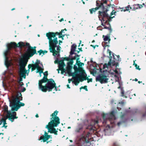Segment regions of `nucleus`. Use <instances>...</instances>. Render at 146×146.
<instances>
[{"mask_svg":"<svg viewBox=\"0 0 146 146\" xmlns=\"http://www.w3.org/2000/svg\"><path fill=\"white\" fill-rule=\"evenodd\" d=\"M58 38H62V39H63V37H64V35H62V33H61V34L59 35H58Z\"/></svg>","mask_w":146,"mask_h":146,"instance_id":"a19ab883","label":"nucleus"},{"mask_svg":"<svg viewBox=\"0 0 146 146\" xmlns=\"http://www.w3.org/2000/svg\"><path fill=\"white\" fill-rule=\"evenodd\" d=\"M64 31V29H62L60 33L56 32L55 33L53 32H49L47 33L46 34V36L47 37L48 39L49 40V42L51 43L52 42L53 43V41H54L56 39L57 41V43H58V42L57 41V38L56 37H55L56 36V35H61V33H62Z\"/></svg>","mask_w":146,"mask_h":146,"instance_id":"9b49d317","label":"nucleus"},{"mask_svg":"<svg viewBox=\"0 0 146 146\" xmlns=\"http://www.w3.org/2000/svg\"><path fill=\"white\" fill-rule=\"evenodd\" d=\"M115 73H118V71H117V70H115Z\"/></svg>","mask_w":146,"mask_h":146,"instance_id":"774afa93","label":"nucleus"},{"mask_svg":"<svg viewBox=\"0 0 146 146\" xmlns=\"http://www.w3.org/2000/svg\"><path fill=\"white\" fill-rule=\"evenodd\" d=\"M131 8V7L130 5H128L127 7H123L121 9L122 10L121 11H123L124 12H125L126 11H128L130 10H132V9Z\"/></svg>","mask_w":146,"mask_h":146,"instance_id":"c85d7f7f","label":"nucleus"},{"mask_svg":"<svg viewBox=\"0 0 146 146\" xmlns=\"http://www.w3.org/2000/svg\"><path fill=\"white\" fill-rule=\"evenodd\" d=\"M82 79L80 80V81L81 82H82L84 80H87V82L89 83L90 82H92V78H88V77H87L86 75L85 76V75L84 74L82 75Z\"/></svg>","mask_w":146,"mask_h":146,"instance_id":"b1692460","label":"nucleus"},{"mask_svg":"<svg viewBox=\"0 0 146 146\" xmlns=\"http://www.w3.org/2000/svg\"><path fill=\"white\" fill-rule=\"evenodd\" d=\"M25 46H28V48L27 50V52L25 55V56L27 58L26 59H29L33 56L35 54H37L36 48V47L34 46L33 47L31 46L29 43L26 42L25 44Z\"/></svg>","mask_w":146,"mask_h":146,"instance_id":"9d476101","label":"nucleus"},{"mask_svg":"<svg viewBox=\"0 0 146 146\" xmlns=\"http://www.w3.org/2000/svg\"><path fill=\"white\" fill-rule=\"evenodd\" d=\"M126 121H127V120L125 119V120L124 121H121L120 122H119L117 123V125H118V126H120V125L121 124H122L123 123H125V122H126Z\"/></svg>","mask_w":146,"mask_h":146,"instance_id":"f704fd0d","label":"nucleus"},{"mask_svg":"<svg viewBox=\"0 0 146 146\" xmlns=\"http://www.w3.org/2000/svg\"><path fill=\"white\" fill-rule=\"evenodd\" d=\"M26 89L25 88H23V89L22 90V92H23L25 91Z\"/></svg>","mask_w":146,"mask_h":146,"instance_id":"de8ad7c7","label":"nucleus"},{"mask_svg":"<svg viewBox=\"0 0 146 146\" xmlns=\"http://www.w3.org/2000/svg\"><path fill=\"white\" fill-rule=\"evenodd\" d=\"M146 111L143 113L142 117H144L146 116V106L145 107Z\"/></svg>","mask_w":146,"mask_h":146,"instance_id":"a18cd8bd","label":"nucleus"},{"mask_svg":"<svg viewBox=\"0 0 146 146\" xmlns=\"http://www.w3.org/2000/svg\"><path fill=\"white\" fill-rule=\"evenodd\" d=\"M20 83H21V84H20V86L21 87H22L24 85V83L22 82H21Z\"/></svg>","mask_w":146,"mask_h":146,"instance_id":"8fccbe9b","label":"nucleus"},{"mask_svg":"<svg viewBox=\"0 0 146 146\" xmlns=\"http://www.w3.org/2000/svg\"><path fill=\"white\" fill-rule=\"evenodd\" d=\"M107 52L109 53L110 56V61L107 64L108 66H110L111 65L114 66L118 64V62L116 61H121V58H120L119 55H115L109 49L107 50Z\"/></svg>","mask_w":146,"mask_h":146,"instance_id":"0eeeda50","label":"nucleus"},{"mask_svg":"<svg viewBox=\"0 0 146 146\" xmlns=\"http://www.w3.org/2000/svg\"><path fill=\"white\" fill-rule=\"evenodd\" d=\"M5 56V65L7 67V70H9V67L12 65V63L10 60H9V58L7 56Z\"/></svg>","mask_w":146,"mask_h":146,"instance_id":"a211bd4d","label":"nucleus"},{"mask_svg":"<svg viewBox=\"0 0 146 146\" xmlns=\"http://www.w3.org/2000/svg\"><path fill=\"white\" fill-rule=\"evenodd\" d=\"M35 117H39V116H38V114H36V115H35Z\"/></svg>","mask_w":146,"mask_h":146,"instance_id":"052dcab7","label":"nucleus"},{"mask_svg":"<svg viewBox=\"0 0 146 146\" xmlns=\"http://www.w3.org/2000/svg\"><path fill=\"white\" fill-rule=\"evenodd\" d=\"M39 70H38L37 72H38L39 74V75L40 77H41V73H43V69H42L41 68H40V69H39Z\"/></svg>","mask_w":146,"mask_h":146,"instance_id":"2f4dec72","label":"nucleus"},{"mask_svg":"<svg viewBox=\"0 0 146 146\" xmlns=\"http://www.w3.org/2000/svg\"><path fill=\"white\" fill-rule=\"evenodd\" d=\"M3 110L4 113H7L6 116L8 117L9 120L11 122H13L14 119L18 118V117L16 116V112L15 111H11V112L10 111H9L8 107L7 105L5 104L3 105Z\"/></svg>","mask_w":146,"mask_h":146,"instance_id":"6e6552de","label":"nucleus"},{"mask_svg":"<svg viewBox=\"0 0 146 146\" xmlns=\"http://www.w3.org/2000/svg\"><path fill=\"white\" fill-rule=\"evenodd\" d=\"M70 54L69 57H64V61H67L66 70L64 69V73L66 71L68 74L71 73V69L72 68V65L74 62L73 60L76 59V64L77 65H78V62H80V61L79 60L80 59V55L77 54H76L74 57L71 58L70 57Z\"/></svg>","mask_w":146,"mask_h":146,"instance_id":"39448f33","label":"nucleus"},{"mask_svg":"<svg viewBox=\"0 0 146 146\" xmlns=\"http://www.w3.org/2000/svg\"><path fill=\"white\" fill-rule=\"evenodd\" d=\"M92 121L94 123L93 125L97 124L98 123V120H95L94 121Z\"/></svg>","mask_w":146,"mask_h":146,"instance_id":"58836bf2","label":"nucleus"},{"mask_svg":"<svg viewBox=\"0 0 146 146\" xmlns=\"http://www.w3.org/2000/svg\"><path fill=\"white\" fill-rule=\"evenodd\" d=\"M78 49L79 50V51H82V48L81 47L80 48H78Z\"/></svg>","mask_w":146,"mask_h":146,"instance_id":"4d7b16f0","label":"nucleus"},{"mask_svg":"<svg viewBox=\"0 0 146 146\" xmlns=\"http://www.w3.org/2000/svg\"><path fill=\"white\" fill-rule=\"evenodd\" d=\"M124 115H122L121 116V118H123V117H124Z\"/></svg>","mask_w":146,"mask_h":146,"instance_id":"e2e57ef3","label":"nucleus"},{"mask_svg":"<svg viewBox=\"0 0 146 146\" xmlns=\"http://www.w3.org/2000/svg\"><path fill=\"white\" fill-rule=\"evenodd\" d=\"M67 88H70V86H69V85H68V84H67Z\"/></svg>","mask_w":146,"mask_h":146,"instance_id":"bf43d9fd","label":"nucleus"},{"mask_svg":"<svg viewBox=\"0 0 146 146\" xmlns=\"http://www.w3.org/2000/svg\"><path fill=\"white\" fill-rule=\"evenodd\" d=\"M7 118H8V117H7V116H6V117L4 118H2V120H3V125H5L7 124L6 120Z\"/></svg>","mask_w":146,"mask_h":146,"instance_id":"473e14b6","label":"nucleus"},{"mask_svg":"<svg viewBox=\"0 0 146 146\" xmlns=\"http://www.w3.org/2000/svg\"><path fill=\"white\" fill-rule=\"evenodd\" d=\"M59 60H55V61H54V63H58V61Z\"/></svg>","mask_w":146,"mask_h":146,"instance_id":"13d9d810","label":"nucleus"},{"mask_svg":"<svg viewBox=\"0 0 146 146\" xmlns=\"http://www.w3.org/2000/svg\"><path fill=\"white\" fill-rule=\"evenodd\" d=\"M90 46H91L93 47L94 49L96 47V46L93 45L92 44L90 45Z\"/></svg>","mask_w":146,"mask_h":146,"instance_id":"864d4df0","label":"nucleus"},{"mask_svg":"<svg viewBox=\"0 0 146 146\" xmlns=\"http://www.w3.org/2000/svg\"><path fill=\"white\" fill-rule=\"evenodd\" d=\"M44 76L39 81L38 84H42L43 83H45L48 80L47 78V76L48 74H45L43 73Z\"/></svg>","mask_w":146,"mask_h":146,"instance_id":"6ab92c4d","label":"nucleus"},{"mask_svg":"<svg viewBox=\"0 0 146 146\" xmlns=\"http://www.w3.org/2000/svg\"><path fill=\"white\" fill-rule=\"evenodd\" d=\"M112 146H119L118 144L116 143H114L113 144Z\"/></svg>","mask_w":146,"mask_h":146,"instance_id":"c03bdc74","label":"nucleus"},{"mask_svg":"<svg viewBox=\"0 0 146 146\" xmlns=\"http://www.w3.org/2000/svg\"><path fill=\"white\" fill-rule=\"evenodd\" d=\"M143 7V5H141L137 4L132 6L131 8L132 9V10L135 11L138 9H140L142 8Z\"/></svg>","mask_w":146,"mask_h":146,"instance_id":"5701e85b","label":"nucleus"},{"mask_svg":"<svg viewBox=\"0 0 146 146\" xmlns=\"http://www.w3.org/2000/svg\"><path fill=\"white\" fill-rule=\"evenodd\" d=\"M37 65H36V64H30L28 65V68H29V70L31 68V71H33L35 70L36 68H37V70H38L39 68L38 67H37Z\"/></svg>","mask_w":146,"mask_h":146,"instance_id":"412c9836","label":"nucleus"},{"mask_svg":"<svg viewBox=\"0 0 146 146\" xmlns=\"http://www.w3.org/2000/svg\"><path fill=\"white\" fill-rule=\"evenodd\" d=\"M110 119L115 118V112L113 111H112L109 113H108Z\"/></svg>","mask_w":146,"mask_h":146,"instance_id":"cd10ccee","label":"nucleus"},{"mask_svg":"<svg viewBox=\"0 0 146 146\" xmlns=\"http://www.w3.org/2000/svg\"><path fill=\"white\" fill-rule=\"evenodd\" d=\"M71 80H72L71 79H69L68 80V83H70V82L71 81Z\"/></svg>","mask_w":146,"mask_h":146,"instance_id":"6e6d98bb","label":"nucleus"},{"mask_svg":"<svg viewBox=\"0 0 146 146\" xmlns=\"http://www.w3.org/2000/svg\"><path fill=\"white\" fill-rule=\"evenodd\" d=\"M23 81V78L22 77H21L19 79V83H20L22 81Z\"/></svg>","mask_w":146,"mask_h":146,"instance_id":"09e8293b","label":"nucleus"},{"mask_svg":"<svg viewBox=\"0 0 146 146\" xmlns=\"http://www.w3.org/2000/svg\"><path fill=\"white\" fill-rule=\"evenodd\" d=\"M18 44L19 45V46H18L17 44L15 42H11L10 44L7 45V48L6 50L9 51L11 50L12 48H15L18 47L21 48L22 47L25 46V44L23 42H18Z\"/></svg>","mask_w":146,"mask_h":146,"instance_id":"f8f14e48","label":"nucleus"},{"mask_svg":"<svg viewBox=\"0 0 146 146\" xmlns=\"http://www.w3.org/2000/svg\"><path fill=\"white\" fill-rule=\"evenodd\" d=\"M78 66H82V65H84V64L83 63L80 62V61L78 62Z\"/></svg>","mask_w":146,"mask_h":146,"instance_id":"37998d69","label":"nucleus"},{"mask_svg":"<svg viewBox=\"0 0 146 146\" xmlns=\"http://www.w3.org/2000/svg\"><path fill=\"white\" fill-rule=\"evenodd\" d=\"M3 120H2V118L1 119L0 121V125H1L3 122Z\"/></svg>","mask_w":146,"mask_h":146,"instance_id":"603ef678","label":"nucleus"},{"mask_svg":"<svg viewBox=\"0 0 146 146\" xmlns=\"http://www.w3.org/2000/svg\"><path fill=\"white\" fill-rule=\"evenodd\" d=\"M28 61V59H24L21 60L19 62L20 73L21 77H23L24 79L26 78V74L27 73V71L25 68V66L27 65Z\"/></svg>","mask_w":146,"mask_h":146,"instance_id":"1a4fd4ad","label":"nucleus"},{"mask_svg":"<svg viewBox=\"0 0 146 146\" xmlns=\"http://www.w3.org/2000/svg\"><path fill=\"white\" fill-rule=\"evenodd\" d=\"M40 63V61L38 60H36V62L35 64H36V65H37V67H38L39 69H40V68H41L39 66V64Z\"/></svg>","mask_w":146,"mask_h":146,"instance_id":"e433bc0d","label":"nucleus"},{"mask_svg":"<svg viewBox=\"0 0 146 146\" xmlns=\"http://www.w3.org/2000/svg\"><path fill=\"white\" fill-rule=\"evenodd\" d=\"M61 48L60 46H58L57 47V50H60V48Z\"/></svg>","mask_w":146,"mask_h":146,"instance_id":"3c124183","label":"nucleus"},{"mask_svg":"<svg viewBox=\"0 0 146 146\" xmlns=\"http://www.w3.org/2000/svg\"><path fill=\"white\" fill-rule=\"evenodd\" d=\"M133 65H134L135 67L136 68V69L137 70H140L141 69V68H139V66H138L137 64H135V61L134 60L133 61Z\"/></svg>","mask_w":146,"mask_h":146,"instance_id":"72a5a7b5","label":"nucleus"},{"mask_svg":"<svg viewBox=\"0 0 146 146\" xmlns=\"http://www.w3.org/2000/svg\"><path fill=\"white\" fill-rule=\"evenodd\" d=\"M58 112V111L56 110L51 115V118H50V121L45 127V128L48 130V133L45 131L44 136L50 135H48V133H54L55 135H57L58 131L54 127L58 126L59 124L60 123L59 118L57 116Z\"/></svg>","mask_w":146,"mask_h":146,"instance_id":"f03ea898","label":"nucleus"},{"mask_svg":"<svg viewBox=\"0 0 146 146\" xmlns=\"http://www.w3.org/2000/svg\"><path fill=\"white\" fill-rule=\"evenodd\" d=\"M84 89L86 91H88V89L87 88V86H82L80 88V90H81V89Z\"/></svg>","mask_w":146,"mask_h":146,"instance_id":"c9c22d12","label":"nucleus"},{"mask_svg":"<svg viewBox=\"0 0 146 146\" xmlns=\"http://www.w3.org/2000/svg\"><path fill=\"white\" fill-rule=\"evenodd\" d=\"M113 11H113H113H112V12H111V13H110V16H109V15L108 14V15L109 16V17H111V16L112 15H113V14H115V13H116V12H113ZM113 17V18H112L111 19H111H112L113 17Z\"/></svg>","mask_w":146,"mask_h":146,"instance_id":"4c0bfd02","label":"nucleus"},{"mask_svg":"<svg viewBox=\"0 0 146 146\" xmlns=\"http://www.w3.org/2000/svg\"><path fill=\"white\" fill-rule=\"evenodd\" d=\"M8 52H9V51L6 50L4 53V55L8 56Z\"/></svg>","mask_w":146,"mask_h":146,"instance_id":"ea45409f","label":"nucleus"},{"mask_svg":"<svg viewBox=\"0 0 146 146\" xmlns=\"http://www.w3.org/2000/svg\"><path fill=\"white\" fill-rule=\"evenodd\" d=\"M102 25L104 27V28L108 29L109 30L110 33L112 32V30L111 28V25L109 23H108L107 24V25L108 26V27L105 26V25L103 24Z\"/></svg>","mask_w":146,"mask_h":146,"instance_id":"bb28decb","label":"nucleus"},{"mask_svg":"<svg viewBox=\"0 0 146 146\" xmlns=\"http://www.w3.org/2000/svg\"><path fill=\"white\" fill-rule=\"evenodd\" d=\"M43 50H39L37 52L39 53V55H40L42 52Z\"/></svg>","mask_w":146,"mask_h":146,"instance_id":"79ce46f5","label":"nucleus"},{"mask_svg":"<svg viewBox=\"0 0 146 146\" xmlns=\"http://www.w3.org/2000/svg\"><path fill=\"white\" fill-rule=\"evenodd\" d=\"M134 80L135 81H137L138 80L137 78H135Z\"/></svg>","mask_w":146,"mask_h":146,"instance_id":"338daca9","label":"nucleus"},{"mask_svg":"<svg viewBox=\"0 0 146 146\" xmlns=\"http://www.w3.org/2000/svg\"><path fill=\"white\" fill-rule=\"evenodd\" d=\"M76 76L73 77V78H74L75 82L74 84L76 86L78 85L80 82V80L81 79H82V75L79 76Z\"/></svg>","mask_w":146,"mask_h":146,"instance_id":"aec40b11","label":"nucleus"},{"mask_svg":"<svg viewBox=\"0 0 146 146\" xmlns=\"http://www.w3.org/2000/svg\"><path fill=\"white\" fill-rule=\"evenodd\" d=\"M73 68L74 70V72H72V69H71V73L68 74L69 75L72 76V77L79 76L78 73L79 72L81 73V75L84 73V70L82 68H78L76 65H74Z\"/></svg>","mask_w":146,"mask_h":146,"instance_id":"2eb2a0df","label":"nucleus"},{"mask_svg":"<svg viewBox=\"0 0 146 146\" xmlns=\"http://www.w3.org/2000/svg\"><path fill=\"white\" fill-rule=\"evenodd\" d=\"M81 128H77L76 129V132H80V131L81 130Z\"/></svg>","mask_w":146,"mask_h":146,"instance_id":"49530a36","label":"nucleus"},{"mask_svg":"<svg viewBox=\"0 0 146 146\" xmlns=\"http://www.w3.org/2000/svg\"><path fill=\"white\" fill-rule=\"evenodd\" d=\"M50 137L51 135L42 136L40 137L39 140H43V142H44L48 140Z\"/></svg>","mask_w":146,"mask_h":146,"instance_id":"a878e982","label":"nucleus"},{"mask_svg":"<svg viewBox=\"0 0 146 146\" xmlns=\"http://www.w3.org/2000/svg\"><path fill=\"white\" fill-rule=\"evenodd\" d=\"M81 42H82V41H81V40H80V42L79 43V45H78V46L79 47L80 46V44H81Z\"/></svg>","mask_w":146,"mask_h":146,"instance_id":"0e129e2a","label":"nucleus"},{"mask_svg":"<svg viewBox=\"0 0 146 146\" xmlns=\"http://www.w3.org/2000/svg\"><path fill=\"white\" fill-rule=\"evenodd\" d=\"M7 127V125H3L2 127H4L5 128H6Z\"/></svg>","mask_w":146,"mask_h":146,"instance_id":"5fc2aeb1","label":"nucleus"},{"mask_svg":"<svg viewBox=\"0 0 146 146\" xmlns=\"http://www.w3.org/2000/svg\"><path fill=\"white\" fill-rule=\"evenodd\" d=\"M108 0H97L96 1V6L95 8L90 9L89 11L91 14H92L96 11L99 10L98 17L101 19L103 21L106 23L107 22H110L111 19L113 18L109 17L107 13L109 10V9L111 5V4H107Z\"/></svg>","mask_w":146,"mask_h":146,"instance_id":"f257e3e1","label":"nucleus"},{"mask_svg":"<svg viewBox=\"0 0 146 146\" xmlns=\"http://www.w3.org/2000/svg\"><path fill=\"white\" fill-rule=\"evenodd\" d=\"M53 43L52 42L49 43V49L50 52L53 53V55L54 56H56L58 54V52L56 51L55 49V48L57 47V43L56 40V39L54 41H53Z\"/></svg>","mask_w":146,"mask_h":146,"instance_id":"4468645a","label":"nucleus"},{"mask_svg":"<svg viewBox=\"0 0 146 146\" xmlns=\"http://www.w3.org/2000/svg\"><path fill=\"white\" fill-rule=\"evenodd\" d=\"M58 69H57L58 73H59V70L61 71V73L63 74L64 73V58L62 57V59L58 61Z\"/></svg>","mask_w":146,"mask_h":146,"instance_id":"f3484780","label":"nucleus"},{"mask_svg":"<svg viewBox=\"0 0 146 146\" xmlns=\"http://www.w3.org/2000/svg\"><path fill=\"white\" fill-rule=\"evenodd\" d=\"M46 82L47 83L44 86H43L42 84H38L39 88L42 92H46L47 91H51L54 88H55L56 91L57 90V87L56 86V84L52 79H49Z\"/></svg>","mask_w":146,"mask_h":146,"instance_id":"20e7f679","label":"nucleus"},{"mask_svg":"<svg viewBox=\"0 0 146 146\" xmlns=\"http://www.w3.org/2000/svg\"><path fill=\"white\" fill-rule=\"evenodd\" d=\"M70 54L69 57H64V61H67L66 70L64 69V73L66 71L68 74L71 73V69L72 68V65L74 62L73 60L76 59V64L77 65H78V62H80V61L79 60L80 59V55L77 54H76L74 57L71 58L70 57Z\"/></svg>","mask_w":146,"mask_h":146,"instance_id":"423d86ee","label":"nucleus"},{"mask_svg":"<svg viewBox=\"0 0 146 146\" xmlns=\"http://www.w3.org/2000/svg\"><path fill=\"white\" fill-rule=\"evenodd\" d=\"M77 47V46L75 44H73L71 47V50L70 52V55H72L74 54H76V53H74Z\"/></svg>","mask_w":146,"mask_h":146,"instance_id":"4be33fe9","label":"nucleus"},{"mask_svg":"<svg viewBox=\"0 0 146 146\" xmlns=\"http://www.w3.org/2000/svg\"><path fill=\"white\" fill-rule=\"evenodd\" d=\"M108 79L105 74L101 73L96 76V81L99 82L102 84L108 83Z\"/></svg>","mask_w":146,"mask_h":146,"instance_id":"ddd939ff","label":"nucleus"},{"mask_svg":"<svg viewBox=\"0 0 146 146\" xmlns=\"http://www.w3.org/2000/svg\"><path fill=\"white\" fill-rule=\"evenodd\" d=\"M79 142L80 144H83L80 146H90L89 145H87V143H89L90 144V142L87 136L86 137L84 136L80 138Z\"/></svg>","mask_w":146,"mask_h":146,"instance_id":"dca6fc26","label":"nucleus"},{"mask_svg":"<svg viewBox=\"0 0 146 146\" xmlns=\"http://www.w3.org/2000/svg\"><path fill=\"white\" fill-rule=\"evenodd\" d=\"M121 96L122 97H123L124 98H127V96H126V94H125L124 91L123 89H121Z\"/></svg>","mask_w":146,"mask_h":146,"instance_id":"7c9ffc66","label":"nucleus"},{"mask_svg":"<svg viewBox=\"0 0 146 146\" xmlns=\"http://www.w3.org/2000/svg\"><path fill=\"white\" fill-rule=\"evenodd\" d=\"M102 116L104 119L103 123H106V120L110 119L108 114L103 113Z\"/></svg>","mask_w":146,"mask_h":146,"instance_id":"393cba45","label":"nucleus"},{"mask_svg":"<svg viewBox=\"0 0 146 146\" xmlns=\"http://www.w3.org/2000/svg\"><path fill=\"white\" fill-rule=\"evenodd\" d=\"M103 38H104V40L105 41H108L109 42L110 40V37L108 36H105L103 35Z\"/></svg>","mask_w":146,"mask_h":146,"instance_id":"c756f323","label":"nucleus"},{"mask_svg":"<svg viewBox=\"0 0 146 146\" xmlns=\"http://www.w3.org/2000/svg\"><path fill=\"white\" fill-rule=\"evenodd\" d=\"M59 44H60V43H62V41H61V40H59Z\"/></svg>","mask_w":146,"mask_h":146,"instance_id":"69168bd1","label":"nucleus"},{"mask_svg":"<svg viewBox=\"0 0 146 146\" xmlns=\"http://www.w3.org/2000/svg\"><path fill=\"white\" fill-rule=\"evenodd\" d=\"M63 20H64L63 18H62L60 20V22H61V21H63Z\"/></svg>","mask_w":146,"mask_h":146,"instance_id":"680f3d73","label":"nucleus"},{"mask_svg":"<svg viewBox=\"0 0 146 146\" xmlns=\"http://www.w3.org/2000/svg\"><path fill=\"white\" fill-rule=\"evenodd\" d=\"M23 100L21 93L18 92L17 94L13 99L10 100L9 106L11 108V111H17L21 106L25 105L24 103L21 102Z\"/></svg>","mask_w":146,"mask_h":146,"instance_id":"7ed1b4c3","label":"nucleus"}]
</instances>
